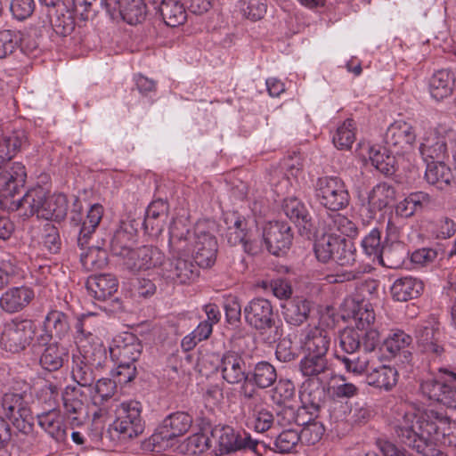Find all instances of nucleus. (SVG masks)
Here are the masks:
<instances>
[{
  "label": "nucleus",
  "mask_w": 456,
  "mask_h": 456,
  "mask_svg": "<svg viewBox=\"0 0 456 456\" xmlns=\"http://www.w3.org/2000/svg\"><path fill=\"white\" fill-rule=\"evenodd\" d=\"M395 153L390 152V148L372 145L369 148V158L376 169L386 175H393L395 171Z\"/></svg>",
  "instance_id": "obj_34"
},
{
  "label": "nucleus",
  "mask_w": 456,
  "mask_h": 456,
  "mask_svg": "<svg viewBox=\"0 0 456 456\" xmlns=\"http://www.w3.org/2000/svg\"><path fill=\"white\" fill-rule=\"evenodd\" d=\"M419 351L432 359L439 358L444 352L440 322L435 317L419 322L414 329Z\"/></svg>",
  "instance_id": "obj_8"
},
{
  "label": "nucleus",
  "mask_w": 456,
  "mask_h": 456,
  "mask_svg": "<svg viewBox=\"0 0 456 456\" xmlns=\"http://www.w3.org/2000/svg\"><path fill=\"white\" fill-rule=\"evenodd\" d=\"M355 140L353 119H346L333 135L332 141L338 150H349Z\"/></svg>",
  "instance_id": "obj_56"
},
{
  "label": "nucleus",
  "mask_w": 456,
  "mask_h": 456,
  "mask_svg": "<svg viewBox=\"0 0 456 456\" xmlns=\"http://www.w3.org/2000/svg\"><path fill=\"white\" fill-rule=\"evenodd\" d=\"M18 47V35L11 29L0 30V60L11 55Z\"/></svg>",
  "instance_id": "obj_64"
},
{
  "label": "nucleus",
  "mask_w": 456,
  "mask_h": 456,
  "mask_svg": "<svg viewBox=\"0 0 456 456\" xmlns=\"http://www.w3.org/2000/svg\"><path fill=\"white\" fill-rule=\"evenodd\" d=\"M79 392L76 387H68L62 394L63 407L66 414H77L83 410L84 403L78 398Z\"/></svg>",
  "instance_id": "obj_63"
},
{
  "label": "nucleus",
  "mask_w": 456,
  "mask_h": 456,
  "mask_svg": "<svg viewBox=\"0 0 456 456\" xmlns=\"http://www.w3.org/2000/svg\"><path fill=\"white\" fill-rule=\"evenodd\" d=\"M94 389L95 393L93 395L94 403L102 404L104 401H107L114 395L116 383L110 379L101 378L97 379Z\"/></svg>",
  "instance_id": "obj_62"
},
{
  "label": "nucleus",
  "mask_w": 456,
  "mask_h": 456,
  "mask_svg": "<svg viewBox=\"0 0 456 456\" xmlns=\"http://www.w3.org/2000/svg\"><path fill=\"white\" fill-rule=\"evenodd\" d=\"M245 322L253 329L264 334L266 330L275 328L273 339L280 337L275 326L273 305L264 297L251 299L243 309Z\"/></svg>",
  "instance_id": "obj_10"
},
{
  "label": "nucleus",
  "mask_w": 456,
  "mask_h": 456,
  "mask_svg": "<svg viewBox=\"0 0 456 456\" xmlns=\"http://www.w3.org/2000/svg\"><path fill=\"white\" fill-rule=\"evenodd\" d=\"M363 252L378 259L386 245L381 242V232L378 228H373L362 240Z\"/></svg>",
  "instance_id": "obj_58"
},
{
  "label": "nucleus",
  "mask_w": 456,
  "mask_h": 456,
  "mask_svg": "<svg viewBox=\"0 0 456 456\" xmlns=\"http://www.w3.org/2000/svg\"><path fill=\"white\" fill-rule=\"evenodd\" d=\"M142 349L140 341L131 333L114 339L109 352L111 361L117 366V376L120 377V382H129L134 379V362L140 357Z\"/></svg>",
  "instance_id": "obj_4"
},
{
  "label": "nucleus",
  "mask_w": 456,
  "mask_h": 456,
  "mask_svg": "<svg viewBox=\"0 0 456 456\" xmlns=\"http://www.w3.org/2000/svg\"><path fill=\"white\" fill-rule=\"evenodd\" d=\"M395 198V191L387 183H380L373 187L368 196V209L372 217L377 211L387 208Z\"/></svg>",
  "instance_id": "obj_32"
},
{
  "label": "nucleus",
  "mask_w": 456,
  "mask_h": 456,
  "mask_svg": "<svg viewBox=\"0 0 456 456\" xmlns=\"http://www.w3.org/2000/svg\"><path fill=\"white\" fill-rule=\"evenodd\" d=\"M369 354L363 350V354L358 355L355 354H347L348 355L343 356L337 355V359L343 363L348 372L361 375L367 370L370 365V358L368 355Z\"/></svg>",
  "instance_id": "obj_52"
},
{
  "label": "nucleus",
  "mask_w": 456,
  "mask_h": 456,
  "mask_svg": "<svg viewBox=\"0 0 456 456\" xmlns=\"http://www.w3.org/2000/svg\"><path fill=\"white\" fill-rule=\"evenodd\" d=\"M281 308L285 322L298 327L307 321L311 312V303L305 298L297 297L286 301Z\"/></svg>",
  "instance_id": "obj_29"
},
{
  "label": "nucleus",
  "mask_w": 456,
  "mask_h": 456,
  "mask_svg": "<svg viewBox=\"0 0 456 456\" xmlns=\"http://www.w3.org/2000/svg\"><path fill=\"white\" fill-rule=\"evenodd\" d=\"M420 390L429 400L439 403L456 412V384L428 379L421 383Z\"/></svg>",
  "instance_id": "obj_19"
},
{
  "label": "nucleus",
  "mask_w": 456,
  "mask_h": 456,
  "mask_svg": "<svg viewBox=\"0 0 456 456\" xmlns=\"http://www.w3.org/2000/svg\"><path fill=\"white\" fill-rule=\"evenodd\" d=\"M100 371L88 364L78 354L72 355L71 376L79 386L90 387L100 376Z\"/></svg>",
  "instance_id": "obj_37"
},
{
  "label": "nucleus",
  "mask_w": 456,
  "mask_h": 456,
  "mask_svg": "<svg viewBox=\"0 0 456 456\" xmlns=\"http://www.w3.org/2000/svg\"><path fill=\"white\" fill-rule=\"evenodd\" d=\"M300 440L301 436L298 431L289 428L283 430L276 436L273 444L277 452L288 453L293 452Z\"/></svg>",
  "instance_id": "obj_57"
},
{
  "label": "nucleus",
  "mask_w": 456,
  "mask_h": 456,
  "mask_svg": "<svg viewBox=\"0 0 456 456\" xmlns=\"http://www.w3.org/2000/svg\"><path fill=\"white\" fill-rule=\"evenodd\" d=\"M68 358L69 354L66 347L57 343H51L42 351L39 364L48 371H55L63 366Z\"/></svg>",
  "instance_id": "obj_31"
},
{
  "label": "nucleus",
  "mask_w": 456,
  "mask_h": 456,
  "mask_svg": "<svg viewBox=\"0 0 456 456\" xmlns=\"http://www.w3.org/2000/svg\"><path fill=\"white\" fill-rule=\"evenodd\" d=\"M142 403L134 400L122 402L117 407L113 425L121 439H133L142 434L145 422L142 417Z\"/></svg>",
  "instance_id": "obj_7"
},
{
  "label": "nucleus",
  "mask_w": 456,
  "mask_h": 456,
  "mask_svg": "<svg viewBox=\"0 0 456 456\" xmlns=\"http://www.w3.org/2000/svg\"><path fill=\"white\" fill-rule=\"evenodd\" d=\"M352 317L354 322V326L353 327L362 331V333L365 331L378 330L374 327L375 313L369 303L356 305L353 309Z\"/></svg>",
  "instance_id": "obj_46"
},
{
  "label": "nucleus",
  "mask_w": 456,
  "mask_h": 456,
  "mask_svg": "<svg viewBox=\"0 0 456 456\" xmlns=\"http://www.w3.org/2000/svg\"><path fill=\"white\" fill-rule=\"evenodd\" d=\"M314 189L318 202L330 211H339L349 205V192L343 180L338 176L318 178Z\"/></svg>",
  "instance_id": "obj_6"
},
{
  "label": "nucleus",
  "mask_w": 456,
  "mask_h": 456,
  "mask_svg": "<svg viewBox=\"0 0 456 456\" xmlns=\"http://www.w3.org/2000/svg\"><path fill=\"white\" fill-rule=\"evenodd\" d=\"M103 3L113 19L120 16L130 25L142 22L148 12L144 0H100L101 4Z\"/></svg>",
  "instance_id": "obj_15"
},
{
  "label": "nucleus",
  "mask_w": 456,
  "mask_h": 456,
  "mask_svg": "<svg viewBox=\"0 0 456 456\" xmlns=\"http://www.w3.org/2000/svg\"><path fill=\"white\" fill-rule=\"evenodd\" d=\"M45 326L49 334L42 336V340H47L53 337L62 338L69 331V316L61 311H50L45 319Z\"/></svg>",
  "instance_id": "obj_40"
},
{
  "label": "nucleus",
  "mask_w": 456,
  "mask_h": 456,
  "mask_svg": "<svg viewBox=\"0 0 456 456\" xmlns=\"http://www.w3.org/2000/svg\"><path fill=\"white\" fill-rule=\"evenodd\" d=\"M0 202L8 207L9 200L13 198L20 187H22L26 182L27 172L25 166L20 162H7L0 170Z\"/></svg>",
  "instance_id": "obj_16"
},
{
  "label": "nucleus",
  "mask_w": 456,
  "mask_h": 456,
  "mask_svg": "<svg viewBox=\"0 0 456 456\" xmlns=\"http://www.w3.org/2000/svg\"><path fill=\"white\" fill-rule=\"evenodd\" d=\"M39 2L45 7L49 8L47 13L49 23L58 34L67 36L68 34L71 33V31L74 29V24L71 17L69 16L66 20L61 21L60 18L57 17L56 12L52 13V9L63 4V0H39Z\"/></svg>",
  "instance_id": "obj_49"
},
{
  "label": "nucleus",
  "mask_w": 456,
  "mask_h": 456,
  "mask_svg": "<svg viewBox=\"0 0 456 456\" xmlns=\"http://www.w3.org/2000/svg\"><path fill=\"white\" fill-rule=\"evenodd\" d=\"M454 85L453 74L448 69H440L434 73L429 82L431 96L441 101L452 93Z\"/></svg>",
  "instance_id": "obj_39"
},
{
  "label": "nucleus",
  "mask_w": 456,
  "mask_h": 456,
  "mask_svg": "<svg viewBox=\"0 0 456 456\" xmlns=\"http://www.w3.org/2000/svg\"><path fill=\"white\" fill-rule=\"evenodd\" d=\"M325 223L330 234L337 235L336 232H339L353 238L358 233L356 224L348 217L340 214L328 215Z\"/></svg>",
  "instance_id": "obj_48"
},
{
  "label": "nucleus",
  "mask_w": 456,
  "mask_h": 456,
  "mask_svg": "<svg viewBox=\"0 0 456 456\" xmlns=\"http://www.w3.org/2000/svg\"><path fill=\"white\" fill-rule=\"evenodd\" d=\"M425 178L429 184L441 191L449 188L453 181L451 168L444 164V161L427 163Z\"/></svg>",
  "instance_id": "obj_33"
},
{
  "label": "nucleus",
  "mask_w": 456,
  "mask_h": 456,
  "mask_svg": "<svg viewBox=\"0 0 456 456\" xmlns=\"http://www.w3.org/2000/svg\"><path fill=\"white\" fill-rule=\"evenodd\" d=\"M263 240L268 252L280 256L291 244L290 227L281 222L270 223L264 228Z\"/></svg>",
  "instance_id": "obj_20"
},
{
  "label": "nucleus",
  "mask_w": 456,
  "mask_h": 456,
  "mask_svg": "<svg viewBox=\"0 0 456 456\" xmlns=\"http://www.w3.org/2000/svg\"><path fill=\"white\" fill-rule=\"evenodd\" d=\"M35 298L34 289L28 286L12 287L0 297V308L7 314L23 311Z\"/></svg>",
  "instance_id": "obj_21"
},
{
  "label": "nucleus",
  "mask_w": 456,
  "mask_h": 456,
  "mask_svg": "<svg viewBox=\"0 0 456 456\" xmlns=\"http://www.w3.org/2000/svg\"><path fill=\"white\" fill-rule=\"evenodd\" d=\"M419 152L425 162L444 161L448 156L446 139L437 131L427 133L419 145Z\"/></svg>",
  "instance_id": "obj_25"
},
{
  "label": "nucleus",
  "mask_w": 456,
  "mask_h": 456,
  "mask_svg": "<svg viewBox=\"0 0 456 456\" xmlns=\"http://www.w3.org/2000/svg\"><path fill=\"white\" fill-rule=\"evenodd\" d=\"M416 140V134L411 124L405 121H395L387 129L385 143L390 152L402 155L411 148Z\"/></svg>",
  "instance_id": "obj_17"
},
{
  "label": "nucleus",
  "mask_w": 456,
  "mask_h": 456,
  "mask_svg": "<svg viewBox=\"0 0 456 456\" xmlns=\"http://www.w3.org/2000/svg\"><path fill=\"white\" fill-rule=\"evenodd\" d=\"M398 381V372L395 368L388 365H380L374 368L366 376V382L369 386L391 391Z\"/></svg>",
  "instance_id": "obj_30"
},
{
  "label": "nucleus",
  "mask_w": 456,
  "mask_h": 456,
  "mask_svg": "<svg viewBox=\"0 0 456 456\" xmlns=\"http://www.w3.org/2000/svg\"><path fill=\"white\" fill-rule=\"evenodd\" d=\"M301 374L307 380L322 381L331 372V362L327 356L306 354L299 362Z\"/></svg>",
  "instance_id": "obj_24"
},
{
  "label": "nucleus",
  "mask_w": 456,
  "mask_h": 456,
  "mask_svg": "<svg viewBox=\"0 0 456 456\" xmlns=\"http://www.w3.org/2000/svg\"><path fill=\"white\" fill-rule=\"evenodd\" d=\"M0 404L3 414L8 419L20 413L23 409L28 408L23 395L17 393H5L1 398Z\"/></svg>",
  "instance_id": "obj_53"
},
{
  "label": "nucleus",
  "mask_w": 456,
  "mask_h": 456,
  "mask_svg": "<svg viewBox=\"0 0 456 456\" xmlns=\"http://www.w3.org/2000/svg\"><path fill=\"white\" fill-rule=\"evenodd\" d=\"M77 354L91 364L94 369L101 371L108 362L107 348L98 343L87 344V347H79Z\"/></svg>",
  "instance_id": "obj_44"
},
{
  "label": "nucleus",
  "mask_w": 456,
  "mask_h": 456,
  "mask_svg": "<svg viewBox=\"0 0 456 456\" xmlns=\"http://www.w3.org/2000/svg\"><path fill=\"white\" fill-rule=\"evenodd\" d=\"M356 250L350 240L340 237L339 248L335 249L333 260L339 265H352L355 262Z\"/></svg>",
  "instance_id": "obj_60"
},
{
  "label": "nucleus",
  "mask_w": 456,
  "mask_h": 456,
  "mask_svg": "<svg viewBox=\"0 0 456 456\" xmlns=\"http://www.w3.org/2000/svg\"><path fill=\"white\" fill-rule=\"evenodd\" d=\"M277 379L275 368L268 362H257L253 370L249 371V380L258 388L264 389L271 387Z\"/></svg>",
  "instance_id": "obj_43"
},
{
  "label": "nucleus",
  "mask_w": 456,
  "mask_h": 456,
  "mask_svg": "<svg viewBox=\"0 0 456 456\" xmlns=\"http://www.w3.org/2000/svg\"><path fill=\"white\" fill-rule=\"evenodd\" d=\"M39 426L56 442L64 443L68 438V428L61 423L58 413L50 410L37 416Z\"/></svg>",
  "instance_id": "obj_41"
},
{
  "label": "nucleus",
  "mask_w": 456,
  "mask_h": 456,
  "mask_svg": "<svg viewBox=\"0 0 456 456\" xmlns=\"http://www.w3.org/2000/svg\"><path fill=\"white\" fill-rule=\"evenodd\" d=\"M282 210L297 226L309 230L311 227V216L305 204L296 197H289L283 200Z\"/></svg>",
  "instance_id": "obj_38"
},
{
  "label": "nucleus",
  "mask_w": 456,
  "mask_h": 456,
  "mask_svg": "<svg viewBox=\"0 0 456 456\" xmlns=\"http://www.w3.org/2000/svg\"><path fill=\"white\" fill-rule=\"evenodd\" d=\"M239 8L246 19L256 21L266 14L267 3L266 0H240Z\"/></svg>",
  "instance_id": "obj_54"
},
{
  "label": "nucleus",
  "mask_w": 456,
  "mask_h": 456,
  "mask_svg": "<svg viewBox=\"0 0 456 456\" xmlns=\"http://www.w3.org/2000/svg\"><path fill=\"white\" fill-rule=\"evenodd\" d=\"M189 229L182 222H173L169 227V248L172 257L163 260L158 274L167 282L190 284L199 276L197 264L190 258Z\"/></svg>",
  "instance_id": "obj_1"
},
{
  "label": "nucleus",
  "mask_w": 456,
  "mask_h": 456,
  "mask_svg": "<svg viewBox=\"0 0 456 456\" xmlns=\"http://www.w3.org/2000/svg\"><path fill=\"white\" fill-rule=\"evenodd\" d=\"M103 212V207L99 203H95L90 207L86 219L83 220L82 225L80 226L77 237V244L81 248H84V247L88 244V240L91 239L92 234L100 224Z\"/></svg>",
  "instance_id": "obj_35"
},
{
  "label": "nucleus",
  "mask_w": 456,
  "mask_h": 456,
  "mask_svg": "<svg viewBox=\"0 0 456 456\" xmlns=\"http://www.w3.org/2000/svg\"><path fill=\"white\" fill-rule=\"evenodd\" d=\"M415 442L416 440L406 438L405 443L402 444L414 450L421 456H447L437 448L436 443H433L423 437L419 440V444H415Z\"/></svg>",
  "instance_id": "obj_61"
},
{
  "label": "nucleus",
  "mask_w": 456,
  "mask_h": 456,
  "mask_svg": "<svg viewBox=\"0 0 456 456\" xmlns=\"http://www.w3.org/2000/svg\"><path fill=\"white\" fill-rule=\"evenodd\" d=\"M332 340L331 332L320 327L310 329L303 341L306 354L327 356Z\"/></svg>",
  "instance_id": "obj_27"
},
{
  "label": "nucleus",
  "mask_w": 456,
  "mask_h": 456,
  "mask_svg": "<svg viewBox=\"0 0 456 456\" xmlns=\"http://www.w3.org/2000/svg\"><path fill=\"white\" fill-rule=\"evenodd\" d=\"M9 208L17 210L23 217L37 216V218L61 222L68 214V200L62 193L47 195L43 187L28 191L22 198L10 201Z\"/></svg>",
  "instance_id": "obj_3"
},
{
  "label": "nucleus",
  "mask_w": 456,
  "mask_h": 456,
  "mask_svg": "<svg viewBox=\"0 0 456 456\" xmlns=\"http://www.w3.org/2000/svg\"><path fill=\"white\" fill-rule=\"evenodd\" d=\"M118 287L117 278L110 273L91 275L86 281L89 294L100 301H105L112 297Z\"/></svg>",
  "instance_id": "obj_26"
},
{
  "label": "nucleus",
  "mask_w": 456,
  "mask_h": 456,
  "mask_svg": "<svg viewBox=\"0 0 456 456\" xmlns=\"http://www.w3.org/2000/svg\"><path fill=\"white\" fill-rule=\"evenodd\" d=\"M327 388L322 380H305L300 390V400L305 410H311V416H317V412L325 405Z\"/></svg>",
  "instance_id": "obj_22"
},
{
  "label": "nucleus",
  "mask_w": 456,
  "mask_h": 456,
  "mask_svg": "<svg viewBox=\"0 0 456 456\" xmlns=\"http://www.w3.org/2000/svg\"><path fill=\"white\" fill-rule=\"evenodd\" d=\"M412 338L410 335L403 330L393 331L384 340L380 346H382L392 356H395L399 353H403L405 357L411 355V353L406 348L411 345Z\"/></svg>",
  "instance_id": "obj_45"
},
{
  "label": "nucleus",
  "mask_w": 456,
  "mask_h": 456,
  "mask_svg": "<svg viewBox=\"0 0 456 456\" xmlns=\"http://www.w3.org/2000/svg\"><path fill=\"white\" fill-rule=\"evenodd\" d=\"M210 447L209 437L202 433H197L185 439L179 446V450L185 456H196Z\"/></svg>",
  "instance_id": "obj_51"
},
{
  "label": "nucleus",
  "mask_w": 456,
  "mask_h": 456,
  "mask_svg": "<svg viewBox=\"0 0 456 456\" xmlns=\"http://www.w3.org/2000/svg\"><path fill=\"white\" fill-rule=\"evenodd\" d=\"M94 318H95V314L93 313L80 314L77 318L74 329L77 348L87 347V344L94 341L95 323Z\"/></svg>",
  "instance_id": "obj_42"
},
{
  "label": "nucleus",
  "mask_w": 456,
  "mask_h": 456,
  "mask_svg": "<svg viewBox=\"0 0 456 456\" xmlns=\"http://www.w3.org/2000/svg\"><path fill=\"white\" fill-rule=\"evenodd\" d=\"M138 224L135 220L121 221L110 240V249L115 256L124 258L128 256L134 244Z\"/></svg>",
  "instance_id": "obj_23"
},
{
  "label": "nucleus",
  "mask_w": 456,
  "mask_h": 456,
  "mask_svg": "<svg viewBox=\"0 0 456 456\" xmlns=\"http://www.w3.org/2000/svg\"><path fill=\"white\" fill-rule=\"evenodd\" d=\"M192 417L184 411H176L164 419L156 431L142 444L147 452H160L170 445L169 442L184 435L191 427Z\"/></svg>",
  "instance_id": "obj_5"
},
{
  "label": "nucleus",
  "mask_w": 456,
  "mask_h": 456,
  "mask_svg": "<svg viewBox=\"0 0 456 456\" xmlns=\"http://www.w3.org/2000/svg\"><path fill=\"white\" fill-rule=\"evenodd\" d=\"M394 429L401 443H405V439L409 438L419 444L422 437L436 443L440 436H450L451 420L445 414L435 410L421 412L410 408L396 419Z\"/></svg>",
  "instance_id": "obj_2"
},
{
  "label": "nucleus",
  "mask_w": 456,
  "mask_h": 456,
  "mask_svg": "<svg viewBox=\"0 0 456 456\" xmlns=\"http://www.w3.org/2000/svg\"><path fill=\"white\" fill-rule=\"evenodd\" d=\"M159 12L164 22L169 27L182 25L187 19L185 4L181 3V0H162Z\"/></svg>",
  "instance_id": "obj_36"
},
{
  "label": "nucleus",
  "mask_w": 456,
  "mask_h": 456,
  "mask_svg": "<svg viewBox=\"0 0 456 456\" xmlns=\"http://www.w3.org/2000/svg\"><path fill=\"white\" fill-rule=\"evenodd\" d=\"M324 432L325 428L322 422L309 419L299 435L302 441L313 445L322 439Z\"/></svg>",
  "instance_id": "obj_59"
},
{
  "label": "nucleus",
  "mask_w": 456,
  "mask_h": 456,
  "mask_svg": "<svg viewBox=\"0 0 456 456\" xmlns=\"http://www.w3.org/2000/svg\"><path fill=\"white\" fill-rule=\"evenodd\" d=\"M339 236L330 233L323 234L314 243V248L316 258L322 263L333 259L335 249L339 248Z\"/></svg>",
  "instance_id": "obj_47"
},
{
  "label": "nucleus",
  "mask_w": 456,
  "mask_h": 456,
  "mask_svg": "<svg viewBox=\"0 0 456 456\" xmlns=\"http://www.w3.org/2000/svg\"><path fill=\"white\" fill-rule=\"evenodd\" d=\"M216 370L224 380L230 385L246 383L249 380L247 355L235 350L225 351L219 361Z\"/></svg>",
  "instance_id": "obj_13"
},
{
  "label": "nucleus",
  "mask_w": 456,
  "mask_h": 456,
  "mask_svg": "<svg viewBox=\"0 0 456 456\" xmlns=\"http://www.w3.org/2000/svg\"><path fill=\"white\" fill-rule=\"evenodd\" d=\"M36 330L37 326L31 320H12L4 326L0 343L6 351L19 353L30 345Z\"/></svg>",
  "instance_id": "obj_9"
},
{
  "label": "nucleus",
  "mask_w": 456,
  "mask_h": 456,
  "mask_svg": "<svg viewBox=\"0 0 456 456\" xmlns=\"http://www.w3.org/2000/svg\"><path fill=\"white\" fill-rule=\"evenodd\" d=\"M420 280L405 276L396 279L391 286L390 291L393 299L398 302H406L417 298L423 290Z\"/></svg>",
  "instance_id": "obj_28"
},
{
  "label": "nucleus",
  "mask_w": 456,
  "mask_h": 456,
  "mask_svg": "<svg viewBox=\"0 0 456 456\" xmlns=\"http://www.w3.org/2000/svg\"><path fill=\"white\" fill-rule=\"evenodd\" d=\"M339 347L346 354H355L361 347L366 353H375L380 348V334L379 330L362 331L346 327L339 331Z\"/></svg>",
  "instance_id": "obj_11"
},
{
  "label": "nucleus",
  "mask_w": 456,
  "mask_h": 456,
  "mask_svg": "<svg viewBox=\"0 0 456 456\" xmlns=\"http://www.w3.org/2000/svg\"><path fill=\"white\" fill-rule=\"evenodd\" d=\"M187 236L191 240L190 255L193 256L197 265L202 268L212 266L216 262L218 248L215 236L200 230L194 233L189 231Z\"/></svg>",
  "instance_id": "obj_14"
},
{
  "label": "nucleus",
  "mask_w": 456,
  "mask_h": 456,
  "mask_svg": "<svg viewBox=\"0 0 456 456\" xmlns=\"http://www.w3.org/2000/svg\"><path fill=\"white\" fill-rule=\"evenodd\" d=\"M227 224L225 238L231 246L241 245L243 250L249 255H256L262 250V245L253 240L252 232L248 229L245 218L232 214L224 219Z\"/></svg>",
  "instance_id": "obj_12"
},
{
  "label": "nucleus",
  "mask_w": 456,
  "mask_h": 456,
  "mask_svg": "<svg viewBox=\"0 0 456 456\" xmlns=\"http://www.w3.org/2000/svg\"><path fill=\"white\" fill-rule=\"evenodd\" d=\"M377 260L385 267L399 268L404 260L403 249L399 245H386Z\"/></svg>",
  "instance_id": "obj_55"
},
{
  "label": "nucleus",
  "mask_w": 456,
  "mask_h": 456,
  "mask_svg": "<svg viewBox=\"0 0 456 456\" xmlns=\"http://www.w3.org/2000/svg\"><path fill=\"white\" fill-rule=\"evenodd\" d=\"M165 256L158 248L152 246H143L132 248L123 259V264L127 269L135 272L142 269L160 268Z\"/></svg>",
  "instance_id": "obj_18"
},
{
  "label": "nucleus",
  "mask_w": 456,
  "mask_h": 456,
  "mask_svg": "<svg viewBox=\"0 0 456 456\" xmlns=\"http://www.w3.org/2000/svg\"><path fill=\"white\" fill-rule=\"evenodd\" d=\"M84 248H87V251L80 255V259L85 268L96 270L107 265L106 251L99 245L90 244V240H88V244Z\"/></svg>",
  "instance_id": "obj_50"
}]
</instances>
